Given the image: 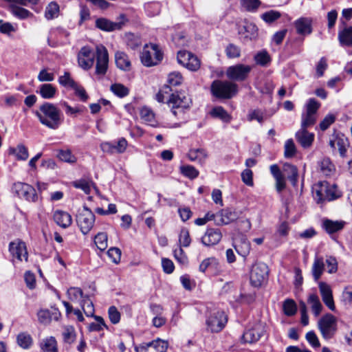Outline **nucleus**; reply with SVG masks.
<instances>
[{
    "instance_id": "63",
    "label": "nucleus",
    "mask_w": 352,
    "mask_h": 352,
    "mask_svg": "<svg viewBox=\"0 0 352 352\" xmlns=\"http://www.w3.org/2000/svg\"><path fill=\"white\" fill-rule=\"evenodd\" d=\"M108 314L110 321L116 324L120 320V313L115 306H111L108 310Z\"/></svg>"
},
{
    "instance_id": "43",
    "label": "nucleus",
    "mask_w": 352,
    "mask_h": 352,
    "mask_svg": "<svg viewBox=\"0 0 352 352\" xmlns=\"http://www.w3.org/2000/svg\"><path fill=\"white\" fill-rule=\"evenodd\" d=\"M316 122V116L308 113H302L301 116V128L307 129Z\"/></svg>"
},
{
    "instance_id": "22",
    "label": "nucleus",
    "mask_w": 352,
    "mask_h": 352,
    "mask_svg": "<svg viewBox=\"0 0 352 352\" xmlns=\"http://www.w3.org/2000/svg\"><path fill=\"white\" fill-rule=\"evenodd\" d=\"M270 169L276 181V190L278 192H282L286 187L285 176L277 164L271 165Z\"/></svg>"
},
{
    "instance_id": "61",
    "label": "nucleus",
    "mask_w": 352,
    "mask_h": 352,
    "mask_svg": "<svg viewBox=\"0 0 352 352\" xmlns=\"http://www.w3.org/2000/svg\"><path fill=\"white\" fill-rule=\"evenodd\" d=\"M241 4L248 11L254 12L261 4L259 0H241Z\"/></svg>"
},
{
    "instance_id": "36",
    "label": "nucleus",
    "mask_w": 352,
    "mask_h": 352,
    "mask_svg": "<svg viewBox=\"0 0 352 352\" xmlns=\"http://www.w3.org/2000/svg\"><path fill=\"white\" fill-rule=\"evenodd\" d=\"M283 310L287 316H292L297 312V305L293 299L287 298L284 300Z\"/></svg>"
},
{
    "instance_id": "11",
    "label": "nucleus",
    "mask_w": 352,
    "mask_h": 352,
    "mask_svg": "<svg viewBox=\"0 0 352 352\" xmlns=\"http://www.w3.org/2000/svg\"><path fill=\"white\" fill-rule=\"evenodd\" d=\"M252 70V67L243 64H236L229 67L226 71L227 77L235 81L245 80Z\"/></svg>"
},
{
    "instance_id": "16",
    "label": "nucleus",
    "mask_w": 352,
    "mask_h": 352,
    "mask_svg": "<svg viewBox=\"0 0 352 352\" xmlns=\"http://www.w3.org/2000/svg\"><path fill=\"white\" fill-rule=\"evenodd\" d=\"M239 217L238 213L231 208H225L216 214V223L217 225H228Z\"/></svg>"
},
{
    "instance_id": "3",
    "label": "nucleus",
    "mask_w": 352,
    "mask_h": 352,
    "mask_svg": "<svg viewBox=\"0 0 352 352\" xmlns=\"http://www.w3.org/2000/svg\"><path fill=\"white\" fill-rule=\"evenodd\" d=\"M212 95L219 99H230L237 92V85L232 82L214 80L210 86Z\"/></svg>"
},
{
    "instance_id": "35",
    "label": "nucleus",
    "mask_w": 352,
    "mask_h": 352,
    "mask_svg": "<svg viewBox=\"0 0 352 352\" xmlns=\"http://www.w3.org/2000/svg\"><path fill=\"white\" fill-rule=\"evenodd\" d=\"M16 342L21 348L28 349L32 345V338L28 333L22 332L18 334Z\"/></svg>"
},
{
    "instance_id": "18",
    "label": "nucleus",
    "mask_w": 352,
    "mask_h": 352,
    "mask_svg": "<svg viewBox=\"0 0 352 352\" xmlns=\"http://www.w3.org/2000/svg\"><path fill=\"white\" fill-rule=\"evenodd\" d=\"M264 333V329L260 324L254 326L253 328L245 331L242 336V341L244 343H254L257 342Z\"/></svg>"
},
{
    "instance_id": "53",
    "label": "nucleus",
    "mask_w": 352,
    "mask_h": 352,
    "mask_svg": "<svg viewBox=\"0 0 352 352\" xmlns=\"http://www.w3.org/2000/svg\"><path fill=\"white\" fill-rule=\"evenodd\" d=\"M144 9L148 16H153L160 12V4L158 2L147 3L144 5Z\"/></svg>"
},
{
    "instance_id": "28",
    "label": "nucleus",
    "mask_w": 352,
    "mask_h": 352,
    "mask_svg": "<svg viewBox=\"0 0 352 352\" xmlns=\"http://www.w3.org/2000/svg\"><path fill=\"white\" fill-rule=\"evenodd\" d=\"M9 154L14 155L19 161H25L29 157L28 148L23 144L9 148Z\"/></svg>"
},
{
    "instance_id": "38",
    "label": "nucleus",
    "mask_w": 352,
    "mask_h": 352,
    "mask_svg": "<svg viewBox=\"0 0 352 352\" xmlns=\"http://www.w3.org/2000/svg\"><path fill=\"white\" fill-rule=\"evenodd\" d=\"M210 115L214 118L221 119L225 122H230L231 120L230 116L222 107H214L210 111Z\"/></svg>"
},
{
    "instance_id": "5",
    "label": "nucleus",
    "mask_w": 352,
    "mask_h": 352,
    "mask_svg": "<svg viewBox=\"0 0 352 352\" xmlns=\"http://www.w3.org/2000/svg\"><path fill=\"white\" fill-rule=\"evenodd\" d=\"M318 327L322 338L330 340L337 331V318L331 314H326L318 320Z\"/></svg>"
},
{
    "instance_id": "6",
    "label": "nucleus",
    "mask_w": 352,
    "mask_h": 352,
    "mask_svg": "<svg viewBox=\"0 0 352 352\" xmlns=\"http://www.w3.org/2000/svg\"><path fill=\"white\" fill-rule=\"evenodd\" d=\"M168 105L172 108V113L176 116L178 113H182L185 109H188L191 104V98L184 92H177L172 94L168 100Z\"/></svg>"
},
{
    "instance_id": "50",
    "label": "nucleus",
    "mask_w": 352,
    "mask_h": 352,
    "mask_svg": "<svg viewBox=\"0 0 352 352\" xmlns=\"http://www.w3.org/2000/svg\"><path fill=\"white\" fill-rule=\"evenodd\" d=\"M58 82L60 85L65 87H70L72 89L77 84L70 76L68 72H65L63 76H59Z\"/></svg>"
},
{
    "instance_id": "33",
    "label": "nucleus",
    "mask_w": 352,
    "mask_h": 352,
    "mask_svg": "<svg viewBox=\"0 0 352 352\" xmlns=\"http://www.w3.org/2000/svg\"><path fill=\"white\" fill-rule=\"evenodd\" d=\"M41 347L43 352H58L57 342L53 336L43 339Z\"/></svg>"
},
{
    "instance_id": "55",
    "label": "nucleus",
    "mask_w": 352,
    "mask_h": 352,
    "mask_svg": "<svg viewBox=\"0 0 352 352\" xmlns=\"http://www.w3.org/2000/svg\"><path fill=\"white\" fill-rule=\"evenodd\" d=\"M234 248L239 254L245 257L250 252V243L246 239H243L241 245H236Z\"/></svg>"
},
{
    "instance_id": "17",
    "label": "nucleus",
    "mask_w": 352,
    "mask_h": 352,
    "mask_svg": "<svg viewBox=\"0 0 352 352\" xmlns=\"http://www.w3.org/2000/svg\"><path fill=\"white\" fill-rule=\"evenodd\" d=\"M222 238L220 230L217 228H208L201 238V243L206 246H211L217 244Z\"/></svg>"
},
{
    "instance_id": "9",
    "label": "nucleus",
    "mask_w": 352,
    "mask_h": 352,
    "mask_svg": "<svg viewBox=\"0 0 352 352\" xmlns=\"http://www.w3.org/2000/svg\"><path fill=\"white\" fill-rule=\"evenodd\" d=\"M12 190L19 198H23L28 201L35 202L38 199V195L34 188L26 183H14L12 187Z\"/></svg>"
},
{
    "instance_id": "15",
    "label": "nucleus",
    "mask_w": 352,
    "mask_h": 352,
    "mask_svg": "<svg viewBox=\"0 0 352 352\" xmlns=\"http://www.w3.org/2000/svg\"><path fill=\"white\" fill-rule=\"evenodd\" d=\"M313 20L310 17H300L294 21V27L298 34L307 36L311 34Z\"/></svg>"
},
{
    "instance_id": "58",
    "label": "nucleus",
    "mask_w": 352,
    "mask_h": 352,
    "mask_svg": "<svg viewBox=\"0 0 352 352\" xmlns=\"http://www.w3.org/2000/svg\"><path fill=\"white\" fill-rule=\"evenodd\" d=\"M67 296L69 300L74 301L78 300L79 298L82 299L85 297L82 290L79 287H70L67 290Z\"/></svg>"
},
{
    "instance_id": "45",
    "label": "nucleus",
    "mask_w": 352,
    "mask_h": 352,
    "mask_svg": "<svg viewBox=\"0 0 352 352\" xmlns=\"http://www.w3.org/2000/svg\"><path fill=\"white\" fill-rule=\"evenodd\" d=\"M110 89L115 95L120 98L125 97L129 93V89L120 83L111 85Z\"/></svg>"
},
{
    "instance_id": "30",
    "label": "nucleus",
    "mask_w": 352,
    "mask_h": 352,
    "mask_svg": "<svg viewBox=\"0 0 352 352\" xmlns=\"http://www.w3.org/2000/svg\"><path fill=\"white\" fill-rule=\"evenodd\" d=\"M324 261L322 257L316 256L312 266V274L316 281L318 280L324 270Z\"/></svg>"
},
{
    "instance_id": "47",
    "label": "nucleus",
    "mask_w": 352,
    "mask_h": 352,
    "mask_svg": "<svg viewBox=\"0 0 352 352\" xmlns=\"http://www.w3.org/2000/svg\"><path fill=\"white\" fill-rule=\"evenodd\" d=\"M94 243L100 250H106L107 248V234L104 232H99L95 236Z\"/></svg>"
},
{
    "instance_id": "21",
    "label": "nucleus",
    "mask_w": 352,
    "mask_h": 352,
    "mask_svg": "<svg viewBox=\"0 0 352 352\" xmlns=\"http://www.w3.org/2000/svg\"><path fill=\"white\" fill-rule=\"evenodd\" d=\"M54 222L62 228H69L72 223V216L65 211L56 210L53 213Z\"/></svg>"
},
{
    "instance_id": "14",
    "label": "nucleus",
    "mask_w": 352,
    "mask_h": 352,
    "mask_svg": "<svg viewBox=\"0 0 352 352\" xmlns=\"http://www.w3.org/2000/svg\"><path fill=\"white\" fill-rule=\"evenodd\" d=\"M318 287L325 305L331 311H335L336 307L331 287L324 282H320Z\"/></svg>"
},
{
    "instance_id": "29",
    "label": "nucleus",
    "mask_w": 352,
    "mask_h": 352,
    "mask_svg": "<svg viewBox=\"0 0 352 352\" xmlns=\"http://www.w3.org/2000/svg\"><path fill=\"white\" fill-rule=\"evenodd\" d=\"M208 157L206 151L204 148H192L188 153V159L192 162H198L202 164Z\"/></svg>"
},
{
    "instance_id": "49",
    "label": "nucleus",
    "mask_w": 352,
    "mask_h": 352,
    "mask_svg": "<svg viewBox=\"0 0 352 352\" xmlns=\"http://www.w3.org/2000/svg\"><path fill=\"white\" fill-rule=\"evenodd\" d=\"M93 318L97 321V322H92L89 326V330L90 331H100L102 330L103 327L107 328L104 319L99 316H93Z\"/></svg>"
},
{
    "instance_id": "24",
    "label": "nucleus",
    "mask_w": 352,
    "mask_h": 352,
    "mask_svg": "<svg viewBox=\"0 0 352 352\" xmlns=\"http://www.w3.org/2000/svg\"><path fill=\"white\" fill-rule=\"evenodd\" d=\"M318 165L320 173L326 177H331L336 173V167L328 157L322 158Z\"/></svg>"
},
{
    "instance_id": "23",
    "label": "nucleus",
    "mask_w": 352,
    "mask_h": 352,
    "mask_svg": "<svg viewBox=\"0 0 352 352\" xmlns=\"http://www.w3.org/2000/svg\"><path fill=\"white\" fill-rule=\"evenodd\" d=\"M296 138L303 148H308L314 142V134L308 132L307 129L300 128L296 133Z\"/></svg>"
},
{
    "instance_id": "59",
    "label": "nucleus",
    "mask_w": 352,
    "mask_h": 352,
    "mask_svg": "<svg viewBox=\"0 0 352 352\" xmlns=\"http://www.w3.org/2000/svg\"><path fill=\"white\" fill-rule=\"evenodd\" d=\"M296 152V146L292 139H289L285 144V157H292Z\"/></svg>"
},
{
    "instance_id": "64",
    "label": "nucleus",
    "mask_w": 352,
    "mask_h": 352,
    "mask_svg": "<svg viewBox=\"0 0 352 352\" xmlns=\"http://www.w3.org/2000/svg\"><path fill=\"white\" fill-rule=\"evenodd\" d=\"M186 67L191 71H197L200 67V61L197 56L191 54L186 63Z\"/></svg>"
},
{
    "instance_id": "20",
    "label": "nucleus",
    "mask_w": 352,
    "mask_h": 352,
    "mask_svg": "<svg viewBox=\"0 0 352 352\" xmlns=\"http://www.w3.org/2000/svg\"><path fill=\"white\" fill-rule=\"evenodd\" d=\"M9 250L18 260L22 261L23 256L25 261L28 260V252L24 242L21 241L11 242L9 245Z\"/></svg>"
},
{
    "instance_id": "25",
    "label": "nucleus",
    "mask_w": 352,
    "mask_h": 352,
    "mask_svg": "<svg viewBox=\"0 0 352 352\" xmlns=\"http://www.w3.org/2000/svg\"><path fill=\"white\" fill-rule=\"evenodd\" d=\"M345 225L343 221H332L330 219H325L322 222V228L329 234H333L342 230Z\"/></svg>"
},
{
    "instance_id": "4",
    "label": "nucleus",
    "mask_w": 352,
    "mask_h": 352,
    "mask_svg": "<svg viewBox=\"0 0 352 352\" xmlns=\"http://www.w3.org/2000/svg\"><path fill=\"white\" fill-rule=\"evenodd\" d=\"M144 66L151 67L157 65L163 58V54L156 44H146L140 56Z\"/></svg>"
},
{
    "instance_id": "62",
    "label": "nucleus",
    "mask_w": 352,
    "mask_h": 352,
    "mask_svg": "<svg viewBox=\"0 0 352 352\" xmlns=\"http://www.w3.org/2000/svg\"><path fill=\"white\" fill-rule=\"evenodd\" d=\"M183 78L179 72H174L169 74L168 82L170 86H177L182 82Z\"/></svg>"
},
{
    "instance_id": "39",
    "label": "nucleus",
    "mask_w": 352,
    "mask_h": 352,
    "mask_svg": "<svg viewBox=\"0 0 352 352\" xmlns=\"http://www.w3.org/2000/svg\"><path fill=\"white\" fill-rule=\"evenodd\" d=\"M254 60L257 65L266 67L270 63L271 58L266 50H262L254 56Z\"/></svg>"
},
{
    "instance_id": "12",
    "label": "nucleus",
    "mask_w": 352,
    "mask_h": 352,
    "mask_svg": "<svg viewBox=\"0 0 352 352\" xmlns=\"http://www.w3.org/2000/svg\"><path fill=\"white\" fill-rule=\"evenodd\" d=\"M168 342L161 339H157L149 342L142 343L135 347L136 352H166Z\"/></svg>"
},
{
    "instance_id": "54",
    "label": "nucleus",
    "mask_w": 352,
    "mask_h": 352,
    "mask_svg": "<svg viewBox=\"0 0 352 352\" xmlns=\"http://www.w3.org/2000/svg\"><path fill=\"white\" fill-rule=\"evenodd\" d=\"M12 13L20 19H27L32 15L29 10L19 6L12 7Z\"/></svg>"
},
{
    "instance_id": "46",
    "label": "nucleus",
    "mask_w": 352,
    "mask_h": 352,
    "mask_svg": "<svg viewBox=\"0 0 352 352\" xmlns=\"http://www.w3.org/2000/svg\"><path fill=\"white\" fill-rule=\"evenodd\" d=\"M63 341L69 344L73 343L76 339V332L73 327H66L62 333Z\"/></svg>"
},
{
    "instance_id": "13",
    "label": "nucleus",
    "mask_w": 352,
    "mask_h": 352,
    "mask_svg": "<svg viewBox=\"0 0 352 352\" xmlns=\"http://www.w3.org/2000/svg\"><path fill=\"white\" fill-rule=\"evenodd\" d=\"M343 24V28L339 30L338 39L340 46L344 47H352V25H348L345 21L340 19Z\"/></svg>"
},
{
    "instance_id": "40",
    "label": "nucleus",
    "mask_w": 352,
    "mask_h": 352,
    "mask_svg": "<svg viewBox=\"0 0 352 352\" xmlns=\"http://www.w3.org/2000/svg\"><path fill=\"white\" fill-rule=\"evenodd\" d=\"M81 307L87 317L94 316V307L92 300L89 299V296L85 295L81 301Z\"/></svg>"
},
{
    "instance_id": "41",
    "label": "nucleus",
    "mask_w": 352,
    "mask_h": 352,
    "mask_svg": "<svg viewBox=\"0 0 352 352\" xmlns=\"http://www.w3.org/2000/svg\"><path fill=\"white\" fill-rule=\"evenodd\" d=\"M181 173L186 177L190 179L197 178L199 175V170L191 165H182L180 166Z\"/></svg>"
},
{
    "instance_id": "1",
    "label": "nucleus",
    "mask_w": 352,
    "mask_h": 352,
    "mask_svg": "<svg viewBox=\"0 0 352 352\" xmlns=\"http://www.w3.org/2000/svg\"><path fill=\"white\" fill-rule=\"evenodd\" d=\"M96 57V74L103 77L107 71L109 64V54L107 48L99 45L96 46V54L89 47H82L78 54V62L80 67L88 70L92 67Z\"/></svg>"
},
{
    "instance_id": "7",
    "label": "nucleus",
    "mask_w": 352,
    "mask_h": 352,
    "mask_svg": "<svg viewBox=\"0 0 352 352\" xmlns=\"http://www.w3.org/2000/svg\"><path fill=\"white\" fill-rule=\"evenodd\" d=\"M269 270L267 265L262 262L256 263L250 272V283L254 287H261L268 278Z\"/></svg>"
},
{
    "instance_id": "19",
    "label": "nucleus",
    "mask_w": 352,
    "mask_h": 352,
    "mask_svg": "<svg viewBox=\"0 0 352 352\" xmlns=\"http://www.w3.org/2000/svg\"><path fill=\"white\" fill-rule=\"evenodd\" d=\"M328 182H320L313 187V196L318 204L327 201Z\"/></svg>"
},
{
    "instance_id": "52",
    "label": "nucleus",
    "mask_w": 352,
    "mask_h": 352,
    "mask_svg": "<svg viewBox=\"0 0 352 352\" xmlns=\"http://www.w3.org/2000/svg\"><path fill=\"white\" fill-rule=\"evenodd\" d=\"M226 54L229 58H236L241 56V49L239 46L230 43L226 48Z\"/></svg>"
},
{
    "instance_id": "44",
    "label": "nucleus",
    "mask_w": 352,
    "mask_h": 352,
    "mask_svg": "<svg viewBox=\"0 0 352 352\" xmlns=\"http://www.w3.org/2000/svg\"><path fill=\"white\" fill-rule=\"evenodd\" d=\"M349 146V142L346 138L343 135L337 136V144L336 148H338L340 156L344 157L346 155L347 147Z\"/></svg>"
},
{
    "instance_id": "42",
    "label": "nucleus",
    "mask_w": 352,
    "mask_h": 352,
    "mask_svg": "<svg viewBox=\"0 0 352 352\" xmlns=\"http://www.w3.org/2000/svg\"><path fill=\"white\" fill-rule=\"evenodd\" d=\"M266 118L265 113L261 109H256L250 110L248 115V120L249 121L256 120L259 123L262 124L264 120Z\"/></svg>"
},
{
    "instance_id": "32",
    "label": "nucleus",
    "mask_w": 352,
    "mask_h": 352,
    "mask_svg": "<svg viewBox=\"0 0 352 352\" xmlns=\"http://www.w3.org/2000/svg\"><path fill=\"white\" fill-rule=\"evenodd\" d=\"M307 302L311 305L314 316L316 317L318 316L322 309V305L320 301L319 297L316 294H311L308 297Z\"/></svg>"
},
{
    "instance_id": "2",
    "label": "nucleus",
    "mask_w": 352,
    "mask_h": 352,
    "mask_svg": "<svg viewBox=\"0 0 352 352\" xmlns=\"http://www.w3.org/2000/svg\"><path fill=\"white\" fill-rule=\"evenodd\" d=\"M34 114L43 125L52 130L58 129L63 122L61 111L53 103L44 102Z\"/></svg>"
},
{
    "instance_id": "57",
    "label": "nucleus",
    "mask_w": 352,
    "mask_h": 352,
    "mask_svg": "<svg viewBox=\"0 0 352 352\" xmlns=\"http://www.w3.org/2000/svg\"><path fill=\"white\" fill-rule=\"evenodd\" d=\"M179 241L180 247H188L190 245L191 239L190 237L189 232L186 228L182 229L179 234Z\"/></svg>"
},
{
    "instance_id": "56",
    "label": "nucleus",
    "mask_w": 352,
    "mask_h": 352,
    "mask_svg": "<svg viewBox=\"0 0 352 352\" xmlns=\"http://www.w3.org/2000/svg\"><path fill=\"white\" fill-rule=\"evenodd\" d=\"M281 14L279 12L275 10H270L263 13L261 15V19L266 23H271L280 17Z\"/></svg>"
},
{
    "instance_id": "10",
    "label": "nucleus",
    "mask_w": 352,
    "mask_h": 352,
    "mask_svg": "<svg viewBox=\"0 0 352 352\" xmlns=\"http://www.w3.org/2000/svg\"><path fill=\"white\" fill-rule=\"evenodd\" d=\"M228 322L227 316L222 311L212 313L206 320V326L208 331L212 333L221 331Z\"/></svg>"
},
{
    "instance_id": "8",
    "label": "nucleus",
    "mask_w": 352,
    "mask_h": 352,
    "mask_svg": "<svg viewBox=\"0 0 352 352\" xmlns=\"http://www.w3.org/2000/svg\"><path fill=\"white\" fill-rule=\"evenodd\" d=\"M76 222L83 234L90 232L95 222V215L87 206L78 211Z\"/></svg>"
},
{
    "instance_id": "26",
    "label": "nucleus",
    "mask_w": 352,
    "mask_h": 352,
    "mask_svg": "<svg viewBox=\"0 0 352 352\" xmlns=\"http://www.w3.org/2000/svg\"><path fill=\"white\" fill-rule=\"evenodd\" d=\"M115 61L116 66L121 70L129 71L131 68V63L129 56L124 52H116L115 54Z\"/></svg>"
},
{
    "instance_id": "37",
    "label": "nucleus",
    "mask_w": 352,
    "mask_h": 352,
    "mask_svg": "<svg viewBox=\"0 0 352 352\" xmlns=\"http://www.w3.org/2000/svg\"><path fill=\"white\" fill-rule=\"evenodd\" d=\"M140 118L146 124L155 126V114L153 111L148 107H142L140 110Z\"/></svg>"
},
{
    "instance_id": "34",
    "label": "nucleus",
    "mask_w": 352,
    "mask_h": 352,
    "mask_svg": "<svg viewBox=\"0 0 352 352\" xmlns=\"http://www.w3.org/2000/svg\"><path fill=\"white\" fill-rule=\"evenodd\" d=\"M283 171L287 175L288 179L295 186L298 181L297 168L292 164L285 163L283 166Z\"/></svg>"
},
{
    "instance_id": "27",
    "label": "nucleus",
    "mask_w": 352,
    "mask_h": 352,
    "mask_svg": "<svg viewBox=\"0 0 352 352\" xmlns=\"http://www.w3.org/2000/svg\"><path fill=\"white\" fill-rule=\"evenodd\" d=\"M122 23H114L107 19L100 18L96 21V26L104 31H113L121 29Z\"/></svg>"
},
{
    "instance_id": "51",
    "label": "nucleus",
    "mask_w": 352,
    "mask_h": 352,
    "mask_svg": "<svg viewBox=\"0 0 352 352\" xmlns=\"http://www.w3.org/2000/svg\"><path fill=\"white\" fill-rule=\"evenodd\" d=\"M58 157L61 161L69 164H74L77 160L69 150H60L58 152Z\"/></svg>"
},
{
    "instance_id": "60",
    "label": "nucleus",
    "mask_w": 352,
    "mask_h": 352,
    "mask_svg": "<svg viewBox=\"0 0 352 352\" xmlns=\"http://www.w3.org/2000/svg\"><path fill=\"white\" fill-rule=\"evenodd\" d=\"M320 107V104L315 98H310L306 104V113L316 116Z\"/></svg>"
},
{
    "instance_id": "31",
    "label": "nucleus",
    "mask_w": 352,
    "mask_h": 352,
    "mask_svg": "<svg viewBox=\"0 0 352 352\" xmlns=\"http://www.w3.org/2000/svg\"><path fill=\"white\" fill-rule=\"evenodd\" d=\"M36 92L44 99H52L56 94V88L52 84H42Z\"/></svg>"
},
{
    "instance_id": "48",
    "label": "nucleus",
    "mask_w": 352,
    "mask_h": 352,
    "mask_svg": "<svg viewBox=\"0 0 352 352\" xmlns=\"http://www.w3.org/2000/svg\"><path fill=\"white\" fill-rule=\"evenodd\" d=\"M59 6L56 2H51L45 9V16L47 19H52L58 16Z\"/></svg>"
}]
</instances>
